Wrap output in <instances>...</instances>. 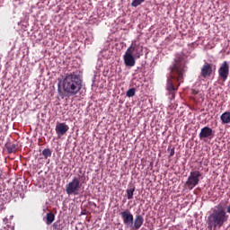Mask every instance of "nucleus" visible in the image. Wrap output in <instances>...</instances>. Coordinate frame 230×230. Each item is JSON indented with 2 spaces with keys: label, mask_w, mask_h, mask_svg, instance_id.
Returning <instances> with one entry per match:
<instances>
[{
  "label": "nucleus",
  "mask_w": 230,
  "mask_h": 230,
  "mask_svg": "<svg viewBox=\"0 0 230 230\" xmlns=\"http://www.w3.org/2000/svg\"><path fill=\"white\" fill-rule=\"evenodd\" d=\"M186 61L182 55H177L174 63L169 67L170 74L167 76L166 91L169 100H175V94L184 82V73H186Z\"/></svg>",
  "instance_id": "nucleus-1"
},
{
  "label": "nucleus",
  "mask_w": 230,
  "mask_h": 230,
  "mask_svg": "<svg viewBox=\"0 0 230 230\" xmlns=\"http://www.w3.org/2000/svg\"><path fill=\"white\" fill-rule=\"evenodd\" d=\"M83 81L80 75L76 72L66 74L63 78L62 87L63 91L69 94V96H76L82 91Z\"/></svg>",
  "instance_id": "nucleus-2"
},
{
  "label": "nucleus",
  "mask_w": 230,
  "mask_h": 230,
  "mask_svg": "<svg viewBox=\"0 0 230 230\" xmlns=\"http://www.w3.org/2000/svg\"><path fill=\"white\" fill-rule=\"evenodd\" d=\"M217 209H214L213 212L208 217L207 226L208 230L220 229L229 220V216L226 212V209L217 206Z\"/></svg>",
  "instance_id": "nucleus-3"
},
{
  "label": "nucleus",
  "mask_w": 230,
  "mask_h": 230,
  "mask_svg": "<svg viewBox=\"0 0 230 230\" xmlns=\"http://www.w3.org/2000/svg\"><path fill=\"white\" fill-rule=\"evenodd\" d=\"M137 49H139V47L136 44H132L126 50L123 56V60L127 67H134L136 66V58H139V57H141V54Z\"/></svg>",
  "instance_id": "nucleus-4"
},
{
  "label": "nucleus",
  "mask_w": 230,
  "mask_h": 230,
  "mask_svg": "<svg viewBox=\"0 0 230 230\" xmlns=\"http://www.w3.org/2000/svg\"><path fill=\"white\" fill-rule=\"evenodd\" d=\"M200 177H202V173L200 171H192L188 177L186 181V186L189 190H193L199 182H200Z\"/></svg>",
  "instance_id": "nucleus-5"
},
{
  "label": "nucleus",
  "mask_w": 230,
  "mask_h": 230,
  "mask_svg": "<svg viewBox=\"0 0 230 230\" xmlns=\"http://www.w3.org/2000/svg\"><path fill=\"white\" fill-rule=\"evenodd\" d=\"M80 188H82L80 180L77 177H74L72 181L66 186V195H78Z\"/></svg>",
  "instance_id": "nucleus-6"
},
{
  "label": "nucleus",
  "mask_w": 230,
  "mask_h": 230,
  "mask_svg": "<svg viewBox=\"0 0 230 230\" xmlns=\"http://www.w3.org/2000/svg\"><path fill=\"white\" fill-rule=\"evenodd\" d=\"M120 216L126 227H132L134 226V215L129 210L121 212Z\"/></svg>",
  "instance_id": "nucleus-7"
},
{
  "label": "nucleus",
  "mask_w": 230,
  "mask_h": 230,
  "mask_svg": "<svg viewBox=\"0 0 230 230\" xmlns=\"http://www.w3.org/2000/svg\"><path fill=\"white\" fill-rule=\"evenodd\" d=\"M218 75L222 82H226V80H227V77L229 76V64H227V61H224L220 66Z\"/></svg>",
  "instance_id": "nucleus-8"
},
{
  "label": "nucleus",
  "mask_w": 230,
  "mask_h": 230,
  "mask_svg": "<svg viewBox=\"0 0 230 230\" xmlns=\"http://www.w3.org/2000/svg\"><path fill=\"white\" fill-rule=\"evenodd\" d=\"M215 137V131L208 126L201 128L199 132V139H213Z\"/></svg>",
  "instance_id": "nucleus-9"
},
{
  "label": "nucleus",
  "mask_w": 230,
  "mask_h": 230,
  "mask_svg": "<svg viewBox=\"0 0 230 230\" xmlns=\"http://www.w3.org/2000/svg\"><path fill=\"white\" fill-rule=\"evenodd\" d=\"M213 75V66L209 63H206L201 68L200 75L202 78H209Z\"/></svg>",
  "instance_id": "nucleus-10"
},
{
  "label": "nucleus",
  "mask_w": 230,
  "mask_h": 230,
  "mask_svg": "<svg viewBox=\"0 0 230 230\" xmlns=\"http://www.w3.org/2000/svg\"><path fill=\"white\" fill-rule=\"evenodd\" d=\"M69 130V126H67L64 122H58L56 125V133L60 137L61 136H65V134Z\"/></svg>",
  "instance_id": "nucleus-11"
},
{
  "label": "nucleus",
  "mask_w": 230,
  "mask_h": 230,
  "mask_svg": "<svg viewBox=\"0 0 230 230\" xmlns=\"http://www.w3.org/2000/svg\"><path fill=\"white\" fill-rule=\"evenodd\" d=\"M143 222H145L143 216H141V215L136 216L135 220L133 221L134 228L139 229L141 227V226H143Z\"/></svg>",
  "instance_id": "nucleus-12"
},
{
  "label": "nucleus",
  "mask_w": 230,
  "mask_h": 230,
  "mask_svg": "<svg viewBox=\"0 0 230 230\" xmlns=\"http://www.w3.org/2000/svg\"><path fill=\"white\" fill-rule=\"evenodd\" d=\"M220 119L223 123V125H227L230 123V112L226 111L220 116Z\"/></svg>",
  "instance_id": "nucleus-13"
},
{
  "label": "nucleus",
  "mask_w": 230,
  "mask_h": 230,
  "mask_svg": "<svg viewBox=\"0 0 230 230\" xmlns=\"http://www.w3.org/2000/svg\"><path fill=\"white\" fill-rule=\"evenodd\" d=\"M134 191H136V186L134 185L127 189L126 192L128 200H132V199H134Z\"/></svg>",
  "instance_id": "nucleus-14"
},
{
  "label": "nucleus",
  "mask_w": 230,
  "mask_h": 230,
  "mask_svg": "<svg viewBox=\"0 0 230 230\" xmlns=\"http://www.w3.org/2000/svg\"><path fill=\"white\" fill-rule=\"evenodd\" d=\"M55 222V214L53 213H48L46 216V224L47 226H51Z\"/></svg>",
  "instance_id": "nucleus-15"
},
{
  "label": "nucleus",
  "mask_w": 230,
  "mask_h": 230,
  "mask_svg": "<svg viewBox=\"0 0 230 230\" xmlns=\"http://www.w3.org/2000/svg\"><path fill=\"white\" fill-rule=\"evenodd\" d=\"M8 154H15L17 152V145L12 144L6 146Z\"/></svg>",
  "instance_id": "nucleus-16"
},
{
  "label": "nucleus",
  "mask_w": 230,
  "mask_h": 230,
  "mask_svg": "<svg viewBox=\"0 0 230 230\" xmlns=\"http://www.w3.org/2000/svg\"><path fill=\"white\" fill-rule=\"evenodd\" d=\"M42 155H43L44 159H48V157H51V149L45 148L42 151Z\"/></svg>",
  "instance_id": "nucleus-17"
},
{
  "label": "nucleus",
  "mask_w": 230,
  "mask_h": 230,
  "mask_svg": "<svg viewBox=\"0 0 230 230\" xmlns=\"http://www.w3.org/2000/svg\"><path fill=\"white\" fill-rule=\"evenodd\" d=\"M126 96H128V98H132L136 96V88H131L128 90L126 93Z\"/></svg>",
  "instance_id": "nucleus-18"
},
{
  "label": "nucleus",
  "mask_w": 230,
  "mask_h": 230,
  "mask_svg": "<svg viewBox=\"0 0 230 230\" xmlns=\"http://www.w3.org/2000/svg\"><path fill=\"white\" fill-rule=\"evenodd\" d=\"M145 3V0H133L131 3V6H133L134 8H137V6H139V4Z\"/></svg>",
  "instance_id": "nucleus-19"
},
{
  "label": "nucleus",
  "mask_w": 230,
  "mask_h": 230,
  "mask_svg": "<svg viewBox=\"0 0 230 230\" xmlns=\"http://www.w3.org/2000/svg\"><path fill=\"white\" fill-rule=\"evenodd\" d=\"M53 229L62 230V224H60V221H57L53 224Z\"/></svg>",
  "instance_id": "nucleus-20"
},
{
  "label": "nucleus",
  "mask_w": 230,
  "mask_h": 230,
  "mask_svg": "<svg viewBox=\"0 0 230 230\" xmlns=\"http://www.w3.org/2000/svg\"><path fill=\"white\" fill-rule=\"evenodd\" d=\"M173 155H175V148H172L170 151V157H173Z\"/></svg>",
  "instance_id": "nucleus-21"
},
{
  "label": "nucleus",
  "mask_w": 230,
  "mask_h": 230,
  "mask_svg": "<svg viewBox=\"0 0 230 230\" xmlns=\"http://www.w3.org/2000/svg\"><path fill=\"white\" fill-rule=\"evenodd\" d=\"M192 94H194V95L199 94V91H197V90H192Z\"/></svg>",
  "instance_id": "nucleus-22"
},
{
  "label": "nucleus",
  "mask_w": 230,
  "mask_h": 230,
  "mask_svg": "<svg viewBox=\"0 0 230 230\" xmlns=\"http://www.w3.org/2000/svg\"><path fill=\"white\" fill-rule=\"evenodd\" d=\"M226 212L230 214V205L227 207Z\"/></svg>",
  "instance_id": "nucleus-23"
},
{
  "label": "nucleus",
  "mask_w": 230,
  "mask_h": 230,
  "mask_svg": "<svg viewBox=\"0 0 230 230\" xmlns=\"http://www.w3.org/2000/svg\"><path fill=\"white\" fill-rule=\"evenodd\" d=\"M4 222H8V218H7V217H4Z\"/></svg>",
  "instance_id": "nucleus-24"
},
{
  "label": "nucleus",
  "mask_w": 230,
  "mask_h": 230,
  "mask_svg": "<svg viewBox=\"0 0 230 230\" xmlns=\"http://www.w3.org/2000/svg\"><path fill=\"white\" fill-rule=\"evenodd\" d=\"M93 206H95V207H96V203H94V204H93Z\"/></svg>",
  "instance_id": "nucleus-25"
}]
</instances>
